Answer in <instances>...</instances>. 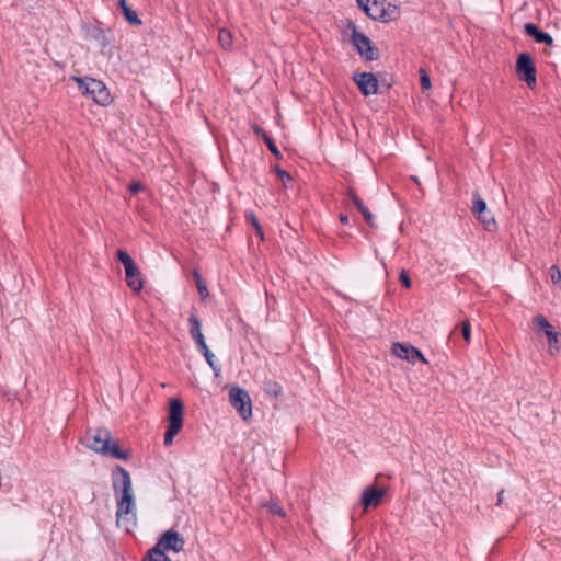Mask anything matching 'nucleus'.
Segmentation results:
<instances>
[{
  "label": "nucleus",
  "instance_id": "nucleus-46",
  "mask_svg": "<svg viewBox=\"0 0 561 561\" xmlns=\"http://www.w3.org/2000/svg\"><path fill=\"white\" fill-rule=\"evenodd\" d=\"M411 179H412V180H413L417 185H420V181H419L417 176H414V175H413V176H411Z\"/></svg>",
  "mask_w": 561,
  "mask_h": 561
},
{
  "label": "nucleus",
  "instance_id": "nucleus-37",
  "mask_svg": "<svg viewBox=\"0 0 561 561\" xmlns=\"http://www.w3.org/2000/svg\"><path fill=\"white\" fill-rule=\"evenodd\" d=\"M196 287L202 300H205L209 296L207 284L204 280L196 283Z\"/></svg>",
  "mask_w": 561,
  "mask_h": 561
},
{
  "label": "nucleus",
  "instance_id": "nucleus-25",
  "mask_svg": "<svg viewBox=\"0 0 561 561\" xmlns=\"http://www.w3.org/2000/svg\"><path fill=\"white\" fill-rule=\"evenodd\" d=\"M271 172L275 173L276 176L282 181L284 187H288L289 183L294 182L293 175L286 170L282 169L278 164L271 168Z\"/></svg>",
  "mask_w": 561,
  "mask_h": 561
},
{
  "label": "nucleus",
  "instance_id": "nucleus-45",
  "mask_svg": "<svg viewBox=\"0 0 561 561\" xmlns=\"http://www.w3.org/2000/svg\"><path fill=\"white\" fill-rule=\"evenodd\" d=\"M382 84L383 87H386V89H390L392 87V83L391 82H387V80L385 79H379V84Z\"/></svg>",
  "mask_w": 561,
  "mask_h": 561
},
{
  "label": "nucleus",
  "instance_id": "nucleus-40",
  "mask_svg": "<svg viewBox=\"0 0 561 561\" xmlns=\"http://www.w3.org/2000/svg\"><path fill=\"white\" fill-rule=\"evenodd\" d=\"M346 195L354 205L362 201V198L357 195L356 191L351 186L347 188Z\"/></svg>",
  "mask_w": 561,
  "mask_h": 561
},
{
  "label": "nucleus",
  "instance_id": "nucleus-18",
  "mask_svg": "<svg viewBox=\"0 0 561 561\" xmlns=\"http://www.w3.org/2000/svg\"><path fill=\"white\" fill-rule=\"evenodd\" d=\"M117 5L124 19L133 26L142 25V20L138 16L137 12L128 4L127 0H118Z\"/></svg>",
  "mask_w": 561,
  "mask_h": 561
},
{
  "label": "nucleus",
  "instance_id": "nucleus-26",
  "mask_svg": "<svg viewBox=\"0 0 561 561\" xmlns=\"http://www.w3.org/2000/svg\"><path fill=\"white\" fill-rule=\"evenodd\" d=\"M385 11H386V14L388 13L390 15V18H388V15L382 18V23H387V22H391V21H397L400 18V14H401L400 10H399V7L396 5V4H392L390 2H388V3L385 2Z\"/></svg>",
  "mask_w": 561,
  "mask_h": 561
},
{
  "label": "nucleus",
  "instance_id": "nucleus-5",
  "mask_svg": "<svg viewBox=\"0 0 561 561\" xmlns=\"http://www.w3.org/2000/svg\"><path fill=\"white\" fill-rule=\"evenodd\" d=\"M515 73L529 89L537 87V67L530 53L523 51L517 55Z\"/></svg>",
  "mask_w": 561,
  "mask_h": 561
},
{
  "label": "nucleus",
  "instance_id": "nucleus-42",
  "mask_svg": "<svg viewBox=\"0 0 561 561\" xmlns=\"http://www.w3.org/2000/svg\"><path fill=\"white\" fill-rule=\"evenodd\" d=\"M192 275H193V278L195 280V284L198 283V282L204 280V278H203L202 274L199 273L198 268H194L192 271Z\"/></svg>",
  "mask_w": 561,
  "mask_h": 561
},
{
  "label": "nucleus",
  "instance_id": "nucleus-28",
  "mask_svg": "<svg viewBox=\"0 0 561 561\" xmlns=\"http://www.w3.org/2000/svg\"><path fill=\"white\" fill-rule=\"evenodd\" d=\"M218 41L222 48L229 49L232 46V35L230 31L221 28L218 32Z\"/></svg>",
  "mask_w": 561,
  "mask_h": 561
},
{
  "label": "nucleus",
  "instance_id": "nucleus-23",
  "mask_svg": "<svg viewBox=\"0 0 561 561\" xmlns=\"http://www.w3.org/2000/svg\"><path fill=\"white\" fill-rule=\"evenodd\" d=\"M244 217H245L247 222L250 226H252L253 229L255 230L256 236L261 240H264L263 227L261 226V224H260L257 217L255 216V214L252 210H248V211H245Z\"/></svg>",
  "mask_w": 561,
  "mask_h": 561
},
{
  "label": "nucleus",
  "instance_id": "nucleus-44",
  "mask_svg": "<svg viewBox=\"0 0 561 561\" xmlns=\"http://www.w3.org/2000/svg\"><path fill=\"white\" fill-rule=\"evenodd\" d=\"M503 494H504V489H502L499 493H497V501H496V505L500 506L503 502Z\"/></svg>",
  "mask_w": 561,
  "mask_h": 561
},
{
  "label": "nucleus",
  "instance_id": "nucleus-35",
  "mask_svg": "<svg viewBox=\"0 0 561 561\" xmlns=\"http://www.w3.org/2000/svg\"><path fill=\"white\" fill-rule=\"evenodd\" d=\"M399 282L407 289H410L412 287V280L407 270H401V272L399 273Z\"/></svg>",
  "mask_w": 561,
  "mask_h": 561
},
{
  "label": "nucleus",
  "instance_id": "nucleus-11",
  "mask_svg": "<svg viewBox=\"0 0 561 561\" xmlns=\"http://www.w3.org/2000/svg\"><path fill=\"white\" fill-rule=\"evenodd\" d=\"M387 494V489L378 486L377 484H370L364 489L360 495L359 504L364 512H368L370 508H377L381 505Z\"/></svg>",
  "mask_w": 561,
  "mask_h": 561
},
{
  "label": "nucleus",
  "instance_id": "nucleus-29",
  "mask_svg": "<svg viewBox=\"0 0 561 561\" xmlns=\"http://www.w3.org/2000/svg\"><path fill=\"white\" fill-rule=\"evenodd\" d=\"M263 142L266 145L267 149L275 157V159H277V160L283 159V153L277 148L275 140L271 136L268 138H266Z\"/></svg>",
  "mask_w": 561,
  "mask_h": 561
},
{
  "label": "nucleus",
  "instance_id": "nucleus-30",
  "mask_svg": "<svg viewBox=\"0 0 561 561\" xmlns=\"http://www.w3.org/2000/svg\"><path fill=\"white\" fill-rule=\"evenodd\" d=\"M420 85L423 91H427L432 88L431 77L427 71L423 68L420 69Z\"/></svg>",
  "mask_w": 561,
  "mask_h": 561
},
{
  "label": "nucleus",
  "instance_id": "nucleus-14",
  "mask_svg": "<svg viewBox=\"0 0 561 561\" xmlns=\"http://www.w3.org/2000/svg\"><path fill=\"white\" fill-rule=\"evenodd\" d=\"M89 85L87 98L92 99L100 106H107L112 103L110 90L103 81L91 78Z\"/></svg>",
  "mask_w": 561,
  "mask_h": 561
},
{
  "label": "nucleus",
  "instance_id": "nucleus-43",
  "mask_svg": "<svg viewBox=\"0 0 561 561\" xmlns=\"http://www.w3.org/2000/svg\"><path fill=\"white\" fill-rule=\"evenodd\" d=\"M339 220L343 225H348L350 224V218H348V216L346 214H340L339 215Z\"/></svg>",
  "mask_w": 561,
  "mask_h": 561
},
{
  "label": "nucleus",
  "instance_id": "nucleus-24",
  "mask_svg": "<svg viewBox=\"0 0 561 561\" xmlns=\"http://www.w3.org/2000/svg\"><path fill=\"white\" fill-rule=\"evenodd\" d=\"M357 210L362 214L365 222L370 227V228H377V225L375 222V218H374V215L370 213L369 208L364 204L363 199L360 202H358L356 205H354Z\"/></svg>",
  "mask_w": 561,
  "mask_h": 561
},
{
  "label": "nucleus",
  "instance_id": "nucleus-20",
  "mask_svg": "<svg viewBox=\"0 0 561 561\" xmlns=\"http://www.w3.org/2000/svg\"><path fill=\"white\" fill-rule=\"evenodd\" d=\"M385 2L386 0H373L370 4V11L368 13V18H370L374 21H380L382 22V18L386 16L385 11ZM388 18L390 15L387 13Z\"/></svg>",
  "mask_w": 561,
  "mask_h": 561
},
{
  "label": "nucleus",
  "instance_id": "nucleus-2",
  "mask_svg": "<svg viewBox=\"0 0 561 561\" xmlns=\"http://www.w3.org/2000/svg\"><path fill=\"white\" fill-rule=\"evenodd\" d=\"M188 325H190V334L194 340L197 350L203 354L207 364L213 369L215 376H218L220 373V366L215 360V355L208 348L205 336L202 332V321L197 317L195 309L191 311L188 317Z\"/></svg>",
  "mask_w": 561,
  "mask_h": 561
},
{
  "label": "nucleus",
  "instance_id": "nucleus-1",
  "mask_svg": "<svg viewBox=\"0 0 561 561\" xmlns=\"http://www.w3.org/2000/svg\"><path fill=\"white\" fill-rule=\"evenodd\" d=\"M79 442L90 450L105 457L128 461L133 458L130 448H122L112 433L104 427L88 428Z\"/></svg>",
  "mask_w": 561,
  "mask_h": 561
},
{
  "label": "nucleus",
  "instance_id": "nucleus-39",
  "mask_svg": "<svg viewBox=\"0 0 561 561\" xmlns=\"http://www.w3.org/2000/svg\"><path fill=\"white\" fill-rule=\"evenodd\" d=\"M371 1L373 0H356L358 8L363 10L367 16L370 11Z\"/></svg>",
  "mask_w": 561,
  "mask_h": 561
},
{
  "label": "nucleus",
  "instance_id": "nucleus-17",
  "mask_svg": "<svg viewBox=\"0 0 561 561\" xmlns=\"http://www.w3.org/2000/svg\"><path fill=\"white\" fill-rule=\"evenodd\" d=\"M524 33L528 37L533 38L538 44H545L547 46H553V44H554L553 37L549 33L542 31L535 23H531V22L526 23L524 25Z\"/></svg>",
  "mask_w": 561,
  "mask_h": 561
},
{
  "label": "nucleus",
  "instance_id": "nucleus-32",
  "mask_svg": "<svg viewBox=\"0 0 561 561\" xmlns=\"http://www.w3.org/2000/svg\"><path fill=\"white\" fill-rule=\"evenodd\" d=\"M265 507L267 508V512L272 515H276V516H280V517H284L286 514H285V511L283 510V507H280L277 503L275 502H270L265 505Z\"/></svg>",
  "mask_w": 561,
  "mask_h": 561
},
{
  "label": "nucleus",
  "instance_id": "nucleus-22",
  "mask_svg": "<svg viewBox=\"0 0 561 561\" xmlns=\"http://www.w3.org/2000/svg\"><path fill=\"white\" fill-rule=\"evenodd\" d=\"M488 210L486 202L481 197L478 191L472 194L471 211L474 216L484 214Z\"/></svg>",
  "mask_w": 561,
  "mask_h": 561
},
{
  "label": "nucleus",
  "instance_id": "nucleus-21",
  "mask_svg": "<svg viewBox=\"0 0 561 561\" xmlns=\"http://www.w3.org/2000/svg\"><path fill=\"white\" fill-rule=\"evenodd\" d=\"M476 218L482 224L486 231L493 232L497 229L496 220L490 210H486L484 214L477 215Z\"/></svg>",
  "mask_w": 561,
  "mask_h": 561
},
{
  "label": "nucleus",
  "instance_id": "nucleus-41",
  "mask_svg": "<svg viewBox=\"0 0 561 561\" xmlns=\"http://www.w3.org/2000/svg\"><path fill=\"white\" fill-rule=\"evenodd\" d=\"M344 23H345V27H346V30H351V31H352V33H351V34H354V32H359V31H358V28H357V26H356V24H355L352 20L346 19V20L344 21Z\"/></svg>",
  "mask_w": 561,
  "mask_h": 561
},
{
  "label": "nucleus",
  "instance_id": "nucleus-9",
  "mask_svg": "<svg viewBox=\"0 0 561 561\" xmlns=\"http://www.w3.org/2000/svg\"><path fill=\"white\" fill-rule=\"evenodd\" d=\"M533 325L537 333H542L548 340L550 350L559 351L561 347V333L554 330V327L543 314H537L533 318Z\"/></svg>",
  "mask_w": 561,
  "mask_h": 561
},
{
  "label": "nucleus",
  "instance_id": "nucleus-34",
  "mask_svg": "<svg viewBox=\"0 0 561 561\" xmlns=\"http://www.w3.org/2000/svg\"><path fill=\"white\" fill-rule=\"evenodd\" d=\"M141 561H172L169 556H157L153 551L148 550Z\"/></svg>",
  "mask_w": 561,
  "mask_h": 561
},
{
  "label": "nucleus",
  "instance_id": "nucleus-13",
  "mask_svg": "<svg viewBox=\"0 0 561 561\" xmlns=\"http://www.w3.org/2000/svg\"><path fill=\"white\" fill-rule=\"evenodd\" d=\"M112 478V486L114 491V495H118V493L131 492L133 491V482L131 477L128 470H126L121 465H115L111 470Z\"/></svg>",
  "mask_w": 561,
  "mask_h": 561
},
{
  "label": "nucleus",
  "instance_id": "nucleus-15",
  "mask_svg": "<svg viewBox=\"0 0 561 561\" xmlns=\"http://www.w3.org/2000/svg\"><path fill=\"white\" fill-rule=\"evenodd\" d=\"M85 39L95 41L101 49H105L111 45V41L102 27V22L94 20L93 23H88L82 26Z\"/></svg>",
  "mask_w": 561,
  "mask_h": 561
},
{
  "label": "nucleus",
  "instance_id": "nucleus-36",
  "mask_svg": "<svg viewBox=\"0 0 561 561\" xmlns=\"http://www.w3.org/2000/svg\"><path fill=\"white\" fill-rule=\"evenodd\" d=\"M145 190V185L139 181H134L128 185V192L131 195H137Z\"/></svg>",
  "mask_w": 561,
  "mask_h": 561
},
{
  "label": "nucleus",
  "instance_id": "nucleus-16",
  "mask_svg": "<svg viewBox=\"0 0 561 561\" xmlns=\"http://www.w3.org/2000/svg\"><path fill=\"white\" fill-rule=\"evenodd\" d=\"M116 499V517L117 520L123 515H128L133 513L136 508L135 503V495L134 492H125V493H118V495H115Z\"/></svg>",
  "mask_w": 561,
  "mask_h": 561
},
{
  "label": "nucleus",
  "instance_id": "nucleus-38",
  "mask_svg": "<svg viewBox=\"0 0 561 561\" xmlns=\"http://www.w3.org/2000/svg\"><path fill=\"white\" fill-rule=\"evenodd\" d=\"M251 128L253 134L260 137L263 141L270 137V135L257 124H252Z\"/></svg>",
  "mask_w": 561,
  "mask_h": 561
},
{
  "label": "nucleus",
  "instance_id": "nucleus-7",
  "mask_svg": "<svg viewBox=\"0 0 561 561\" xmlns=\"http://www.w3.org/2000/svg\"><path fill=\"white\" fill-rule=\"evenodd\" d=\"M229 402L243 421L252 417V400L244 388L237 385L231 386L229 389Z\"/></svg>",
  "mask_w": 561,
  "mask_h": 561
},
{
  "label": "nucleus",
  "instance_id": "nucleus-3",
  "mask_svg": "<svg viewBox=\"0 0 561 561\" xmlns=\"http://www.w3.org/2000/svg\"><path fill=\"white\" fill-rule=\"evenodd\" d=\"M168 427L164 432L163 444L164 446H171L174 437L181 432L184 423V403L178 398H171L169 400L168 408Z\"/></svg>",
  "mask_w": 561,
  "mask_h": 561
},
{
  "label": "nucleus",
  "instance_id": "nucleus-33",
  "mask_svg": "<svg viewBox=\"0 0 561 561\" xmlns=\"http://www.w3.org/2000/svg\"><path fill=\"white\" fill-rule=\"evenodd\" d=\"M548 274L554 285L561 284V271L557 265H551Z\"/></svg>",
  "mask_w": 561,
  "mask_h": 561
},
{
  "label": "nucleus",
  "instance_id": "nucleus-19",
  "mask_svg": "<svg viewBox=\"0 0 561 561\" xmlns=\"http://www.w3.org/2000/svg\"><path fill=\"white\" fill-rule=\"evenodd\" d=\"M263 391L267 397L277 399L283 393V386L275 379L265 378L263 381Z\"/></svg>",
  "mask_w": 561,
  "mask_h": 561
},
{
  "label": "nucleus",
  "instance_id": "nucleus-27",
  "mask_svg": "<svg viewBox=\"0 0 561 561\" xmlns=\"http://www.w3.org/2000/svg\"><path fill=\"white\" fill-rule=\"evenodd\" d=\"M70 80L75 81L78 85V89L81 91V93L84 96H87V94L89 92V88H90L89 83H90L91 77L71 76Z\"/></svg>",
  "mask_w": 561,
  "mask_h": 561
},
{
  "label": "nucleus",
  "instance_id": "nucleus-31",
  "mask_svg": "<svg viewBox=\"0 0 561 561\" xmlns=\"http://www.w3.org/2000/svg\"><path fill=\"white\" fill-rule=\"evenodd\" d=\"M460 333L467 343H470L471 339V324L469 320H465L460 323Z\"/></svg>",
  "mask_w": 561,
  "mask_h": 561
},
{
  "label": "nucleus",
  "instance_id": "nucleus-12",
  "mask_svg": "<svg viewBox=\"0 0 561 561\" xmlns=\"http://www.w3.org/2000/svg\"><path fill=\"white\" fill-rule=\"evenodd\" d=\"M392 354L408 363L414 365L416 362L427 364L421 350L405 342H394L391 346Z\"/></svg>",
  "mask_w": 561,
  "mask_h": 561
},
{
  "label": "nucleus",
  "instance_id": "nucleus-4",
  "mask_svg": "<svg viewBox=\"0 0 561 561\" xmlns=\"http://www.w3.org/2000/svg\"><path fill=\"white\" fill-rule=\"evenodd\" d=\"M115 259L123 264L125 268L126 284L134 294H139L144 289L145 280L141 272L130 256L127 250L117 249Z\"/></svg>",
  "mask_w": 561,
  "mask_h": 561
},
{
  "label": "nucleus",
  "instance_id": "nucleus-8",
  "mask_svg": "<svg viewBox=\"0 0 561 561\" xmlns=\"http://www.w3.org/2000/svg\"><path fill=\"white\" fill-rule=\"evenodd\" d=\"M351 44L357 54L367 61H375L379 58V49L373 41L363 32L351 34Z\"/></svg>",
  "mask_w": 561,
  "mask_h": 561
},
{
  "label": "nucleus",
  "instance_id": "nucleus-6",
  "mask_svg": "<svg viewBox=\"0 0 561 561\" xmlns=\"http://www.w3.org/2000/svg\"><path fill=\"white\" fill-rule=\"evenodd\" d=\"M185 540L183 536L174 529H168L161 534L156 545L149 550L157 556H167V551L180 552L183 550Z\"/></svg>",
  "mask_w": 561,
  "mask_h": 561
},
{
  "label": "nucleus",
  "instance_id": "nucleus-10",
  "mask_svg": "<svg viewBox=\"0 0 561 561\" xmlns=\"http://www.w3.org/2000/svg\"><path fill=\"white\" fill-rule=\"evenodd\" d=\"M380 72L377 75L373 72H356L353 75L352 79L356 84L357 89L364 96H369L379 93V77Z\"/></svg>",
  "mask_w": 561,
  "mask_h": 561
}]
</instances>
